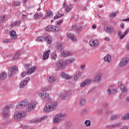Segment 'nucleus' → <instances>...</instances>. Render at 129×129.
<instances>
[{
	"label": "nucleus",
	"instance_id": "obj_1",
	"mask_svg": "<svg viewBox=\"0 0 129 129\" xmlns=\"http://www.w3.org/2000/svg\"><path fill=\"white\" fill-rule=\"evenodd\" d=\"M58 106V102H50L46 104L43 109L44 112H51L54 111Z\"/></svg>",
	"mask_w": 129,
	"mask_h": 129
},
{
	"label": "nucleus",
	"instance_id": "obj_2",
	"mask_svg": "<svg viewBox=\"0 0 129 129\" xmlns=\"http://www.w3.org/2000/svg\"><path fill=\"white\" fill-rule=\"evenodd\" d=\"M65 116H66V114L64 113H60L56 114L52 118V121L54 123H57V122H59V121H63Z\"/></svg>",
	"mask_w": 129,
	"mask_h": 129
},
{
	"label": "nucleus",
	"instance_id": "obj_3",
	"mask_svg": "<svg viewBox=\"0 0 129 129\" xmlns=\"http://www.w3.org/2000/svg\"><path fill=\"white\" fill-rule=\"evenodd\" d=\"M27 115V112L25 111H22L18 112L15 113L14 119L16 120L21 119V118H24Z\"/></svg>",
	"mask_w": 129,
	"mask_h": 129
},
{
	"label": "nucleus",
	"instance_id": "obj_4",
	"mask_svg": "<svg viewBox=\"0 0 129 129\" xmlns=\"http://www.w3.org/2000/svg\"><path fill=\"white\" fill-rule=\"evenodd\" d=\"M66 64H65V60L61 59L58 61L56 63V67L59 69H64L66 67Z\"/></svg>",
	"mask_w": 129,
	"mask_h": 129
},
{
	"label": "nucleus",
	"instance_id": "obj_5",
	"mask_svg": "<svg viewBox=\"0 0 129 129\" xmlns=\"http://www.w3.org/2000/svg\"><path fill=\"white\" fill-rule=\"evenodd\" d=\"M36 104L33 102L29 103L27 107L26 108V111H27V112H30V111H32L33 109H35V108H36Z\"/></svg>",
	"mask_w": 129,
	"mask_h": 129
},
{
	"label": "nucleus",
	"instance_id": "obj_6",
	"mask_svg": "<svg viewBox=\"0 0 129 129\" xmlns=\"http://www.w3.org/2000/svg\"><path fill=\"white\" fill-rule=\"evenodd\" d=\"M30 81V78L27 77L25 78L23 80L21 81L20 84V88H24L28 84V83Z\"/></svg>",
	"mask_w": 129,
	"mask_h": 129
},
{
	"label": "nucleus",
	"instance_id": "obj_7",
	"mask_svg": "<svg viewBox=\"0 0 129 129\" xmlns=\"http://www.w3.org/2000/svg\"><path fill=\"white\" fill-rule=\"evenodd\" d=\"M38 96L42 99H44V98H47V97L49 96V93L44 91H40L38 93Z\"/></svg>",
	"mask_w": 129,
	"mask_h": 129
},
{
	"label": "nucleus",
	"instance_id": "obj_8",
	"mask_svg": "<svg viewBox=\"0 0 129 129\" xmlns=\"http://www.w3.org/2000/svg\"><path fill=\"white\" fill-rule=\"evenodd\" d=\"M89 44L91 47H97L99 45V41L96 39H91Z\"/></svg>",
	"mask_w": 129,
	"mask_h": 129
},
{
	"label": "nucleus",
	"instance_id": "obj_9",
	"mask_svg": "<svg viewBox=\"0 0 129 129\" xmlns=\"http://www.w3.org/2000/svg\"><path fill=\"white\" fill-rule=\"evenodd\" d=\"M118 84L122 93H126L127 91V87H126V86L122 85V84H121V81H119Z\"/></svg>",
	"mask_w": 129,
	"mask_h": 129
},
{
	"label": "nucleus",
	"instance_id": "obj_10",
	"mask_svg": "<svg viewBox=\"0 0 129 129\" xmlns=\"http://www.w3.org/2000/svg\"><path fill=\"white\" fill-rule=\"evenodd\" d=\"M61 54L63 57H68L72 56V55H73V52L68 50H63L61 52Z\"/></svg>",
	"mask_w": 129,
	"mask_h": 129
},
{
	"label": "nucleus",
	"instance_id": "obj_11",
	"mask_svg": "<svg viewBox=\"0 0 129 129\" xmlns=\"http://www.w3.org/2000/svg\"><path fill=\"white\" fill-rule=\"evenodd\" d=\"M105 30L107 33H109L110 34H112L113 33L115 32V29H114V28H113L111 25L106 26Z\"/></svg>",
	"mask_w": 129,
	"mask_h": 129
},
{
	"label": "nucleus",
	"instance_id": "obj_12",
	"mask_svg": "<svg viewBox=\"0 0 129 129\" xmlns=\"http://www.w3.org/2000/svg\"><path fill=\"white\" fill-rule=\"evenodd\" d=\"M29 104V101L28 100H22L19 103V107L22 108V107H25L26 105Z\"/></svg>",
	"mask_w": 129,
	"mask_h": 129
},
{
	"label": "nucleus",
	"instance_id": "obj_13",
	"mask_svg": "<svg viewBox=\"0 0 129 129\" xmlns=\"http://www.w3.org/2000/svg\"><path fill=\"white\" fill-rule=\"evenodd\" d=\"M128 61H129V59L128 58H123L120 63H119V66L120 67H122V66H125L126 64H127V63H128Z\"/></svg>",
	"mask_w": 129,
	"mask_h": 129
},
{
	"label": "nucleus",
	"instance_id": "obj_14",
	"mask_svg": "<svg viewBox=\"0 0 129 129\" xmlns=\"http://www.w3.org/2000/svg\"><path fill=\"white\" fill-rule=\"evenodd\" d=\"M75 61V58L72 57L70 58L65 60V64L67 65H72L73 63Z\"/></svg>",
	"mask_w": 129,
	"mask_h": 129
},
{
	"label": "nucleus",
	"instance_id": "obj_15",
	"mask_svg": "<svg viewBox=\"0 0 129 129\" xmlns=\"http://www.w3.org/2000/svg\"><path fill=\"white\" fill-rule=\"evenodd\" d=\"M67 36L71 41H73V42H76L77 41V39H76V37L73 33H68Z\"/></svg>",
	"mask_w": 129,
	"mask_h": 129
},
{
	"label": "nucleus",
	"instance_id": "obj_16",
	"mask_svg": "<svg viewBox=\"0 0 129 129\" xmlns=\"http://www.w3.org/2000/svg\"><path fill=\"white\" fill-rule=\"evenodd\" d=\"M92 80L91 79H88L85 81L84 82L82 83L80 85L81 87H84V86H86V85H88V84H90L92 82Z\"/></svg>",
	"mask_w": 129,
	"mask_h": 129
},
{
	"label": "nucleus",
	"instance_id": "obj_17",
	"mask_svg": "<svg viewBox=\"0 0 129 129\" xmlns=\"http://www.w3.org/2000/svg\"><path fill=\"white\" fill-rule=\"evenodd\" d=\"M104 61L106 63H110L111 62V56L110 54H107L104 57Z\"/></svg>",
	"mask_w": 129,
	"mask_h": 129
},
{
	"label": "nucleus",
	"instance_id": "obj_18",
	"mask_svg": "<svg viewBox=\"0 0 129 129\" xmlns=\"http://www.w3.org/2000/svg\"><path fill=\"white\" fill-rule=\"evenodd\" d=\"M36 69H37V67L33 66L27 71V74L31 75L32 74V73H34V72L36 71Z\"/></svg>",
	"mask_w": 129,
	"mask_h": 129
},
{
	"label": "nucleus",
	"instance_id": "obj_19",
	"mask_svg": "<svg viewBox=\"0 0 129 129\" xmlns=\"http://www.w3.org/2000/svg\"><path fill=\"white\" fill-rule=\"evenodd\" d=\"M48 82L49 83H54V82H56V78L54 76H50L48 78Z\"/></svg>",
	"mask_w": 129,
	"mask_h": 129
},
{
	"label": "nucleus",
	"instance_id": "obj_20",
	"mask_svg": "<svg viewBox=\"0 0 129 129\" xmlns=\"http://www.w3.org/2000/svg\"><path fill=\"white\" fill-rule=\"evenodd\" d=\"M70 96V93L69 92H66L61 97L62 100H65L68 99Z\"/></svg>",
	"mask_w": 129,
	"mask_h": 129
},
{
	"label": "nucleus",
	"instance_id": "obj_21",
	"mask_svg": "<svg viewBox=\"0 0 129 129\" xmlns=\"http://www.w3.org/2000/svg\"><path fill=\"white\" fill-rule=\"evenodd\" d=\"M54 28L55 27L53 25H49L45 27V30L46 31V32H53Z\"/></svg>",
	"mask_w": 129,
	"mask_h": 129
},
{
	"label": "nucleus",
	"instance_id": "obj_22",
	"mask_svg": "<svg viewBox=\"0 0 129 129\" xmlns=\"http://www.w3.org/2000/svg\"><path fill=\"white\" fill-rule=\"evenodd\" d=\"M61 77H62V78H64V79H71V78H72V77L69 75L67 74H65V73L64 72H62L61 73Z\"/></svg>",
	"mask_w": 129,
	"mask_h": 129
},
{
	"label": "nucleus",
	"instance_id": "obj_23",
	"mask_svg": "<svg viewBox=\"0 0 129 129\" xmlns=\"http://www.w3.org/2000/svg\"><path fill=\"white\" fill-rule=\"evenodd\" d=\"M51 52L50 49H48L47 51L44 52L43 53V59L47 60L49 58V53Z\"/></svg>",
	"mask_w": 129,
	"mask_h": 129
},
{
	"label": "nucleus",
	"instance_id": "obj_24",
	"mask_svg": "<svg viewBox=\"0 0 129 129\" xmlns=\"http://www.w3.org/2000/svg\"><path fill=\"white\" fill-rule=\"evenodd\" d=\"M10 113V110L7 108L6 107H5L3 110V113L2 114L4 116H7L8 114Z\"/></svg>",
	"mask_w": 129,
	"mask_h": 129
},
{
	"label": "nucleus",
	"instance_id": "obj_25",
	"mask_svg": "<svg viewBox=\"0 0 129 129\" xmlns=\"http://www.w3.org/2000/svg\"><path fill=\"white\" fill-rule=\"evenodd\" d=\"M10 35L12 39H17V33H16V31L14 30L10 31Z\"/></svg>",
	"mask_w": 129,
	"mask_h": 129
},
{
	"label": "nucleus",
	"instance_id": "obj_26",
	"mask_svg": "<svg viewBox=\"0 0 129 129\" xmlns=\"http://www.w3.org/2000/svg\"><path fill=\"white\" fill-rule=\"evenodd\" d=\"M100 79H101V75L99 74L93 79V82H98Z\"/></svg>",
	"mask_w": 129,
	"mask_h": 129
},
{
	"label": "nucleus",
	"instance_id": "obj_27",
	"mask_svg": "<svg viewBox=\"0 0 129 129\" xmlns=\"http://www.w3.org/2000/svg\"><path fill=\"white\" fill-rule=\"evenodd\" d=\"M7 19V15L2 14L0 16V23H5V21Z\"/></svg>",
	"mask_w": 129,
	"mask_h": 129
},
{
	"label": "nucleus",
	"instance_id": "obj_28",
	"mask_svg": "<svg viewBox=\"0 0 129 129\" xmlns=\"http://www.w3.org/2000/svg\"><path fill=\"white\" fill-rule=\"evenodd\" d=\"M45 40L47 44H52V37L50 36L45 37Z\"/></svg>",
	"mask_w": 129,
	"mask_h": 129
},
{
	"label": "nucleus",
	"instance_id": "obj_29",
	"mask_svg": "<svg viewBox=\"0 0 129 129\" xmlns=\"http://www.w3.org/2000/svg\"><path fill=\"white\" fill-rule=\"evenodd\" d=\"M42 16H43L42 12H37L36 14L34 15V18L35 19H40Z\"/></svg>",
	"mask_w": 129,
	"mask_h": 129
},
{
	"label": "nucleus",
	"instance_id": "obj_30",
	"mask_svg": "<svg viewBox=\"0 0 129 129\" xmlns=\"http://www.w3.org/2000/svg\"><path fill=\"white\" fill-rule=\"evenodd\" d=\"M118 36L119 37L120 40L123 39V38H124V37L126 36V35L124 33H123V34H121V31H118Z\"/></svg>",
	"mask_w": 129,
	"mask_h": 129
},
{
	"label": "nucleus",
	"instance_id": "obj_31",
	"mask_svg": "<svg viewBox=\"0 0 129 129\" xmlns=\"http://www.w3.org/2000/svg\"><path fill=\"white\" fill-rule=\"evenodd\" d=\"M7 76H8V75H7V73H2L0 74V79L1 80H4L5 78H7Z\"/></svg>",
	"mask_w": 129,
	"mask_h": 129
},
{
	"label": "nucleus",
	"instance_id": "obj_32",
	"mask_svg": "<svg viewBox=\"0 0 129 129\" xmlns=\"http://www.w3.org/2000/svg\"><path fill=\"white\" fill-rule=\"evenodd\" d=\"M20 24H21V21H15V22L12 23L11 25H10V27H17V26H19Z\"/></svg>",
	"mask_w": 129,
	"mask_h": 129
},
{
	"label": "nucleus",
	"instance_id": "obj_33",
	"mask_svg": "<svg viewBox=\"0 0 129 129\" xmlns=\"http://www.w3.org/2000/svg\"><path fill=\"white\" fill-rule=\"evenodd\" d=\"M80 76H81V74H80V73H78L75 76H74V80H75V81H77V80H78V79H79V78L80 77Z\"/></svg>",
	"mask_w": 129,
	"mask_h": 129
},
{
	"label": "nucleus",
	"instance_id": "obj_34",
	"mask_svg": "<svg viewBox=\"0 0 129 129\" xmlns=\"http://www.w3.org/2000/svg\"><path fill=\"white\" fill-rule=\"evenodd\" d=\"M37 41H38L39 42H43V41H45V37L39 36L37 38Z\"/></svg>",
	"mask_w": 129,
	"mask_h": 129
},
{
	"label": "nucleus",
	"instance_id": "obj_35",
	"mask_svg": "<svg viewBox=\"0 0 129 129\" xmlns=\"http://www.w3.org/2000/svg\"><path fill=\"white\" fill-rule=\"evenodd\" d=\"M117 12H112V13L109 14V16L110 17V18H115V16H116V14H117Z\"/></svg>",
	"mask_w": 129,
	"mask_h": 129
},
{
	"label": "nucleus",
	"instance_id": "obj_36",
	"mask_svg": "<svg viewBox=\"0 0 129 129\" xmlns=\"http://www.w3.org/2000/svg\"><path fill=\"white\" fill-rule=\"evenodd\" d=\"M56 48L57 50H61L62 49V44L60 43H56Z\"/></svg>",
	"mask_w": 129,
	"mask_h": 129
},
{
	"label": "nucleus",
	"instance_id": "obj_37",
	"mask_svg": "<svg viewBox=\"0 0 129 129\" xmlns=\"http://www.w3.org/2000/svg\"><path fill=\"white\" fill-rule=\"evenodd\" d=\"M85 124L86 126H90V125H91V121L89 120H87L85 122Z\"/></svg>",
	"mask_w": 129,
	"mask_h": 129
},
{
	"label": "nucleus",
	"instance_id": "obj_38",
	"mask_svg": "<svg viewBox=\"0 0 129 129\" xmlns=\"http://www.w3.org/2000/svg\"><path fill=\"white\" fill-rule=\"evenodd\" d=\"M13 6H14V7H19L21 6V2H13Z\"/></svg>",
	"mask_w": 129,
	"mask_h": 129
},
{
	"label": "nucleus",
	"instance_id": "obj_39",
	"mask_svg": "<svg viewBox=\"0 0 129 129\" xmlns=\"http://www.w3.org/2000/svg\"><path fill=\"white\" fill-rule=\"evenodd\" d=\"M47 16L49 17V18H52V17H53V12H52L51 10L48 11L47 13Z\"/></svg>",
	"mask_w": 129,
	"mask_h": 129
},
{
	"label": "nucleus",
	"instance_id": "obj_40",
	"mask_svg": "<svg viewBox=\"0 0 129 129\" xmlns=\"http://www.w3.org/2000/svg\"><path fill=\"white\" fill-rule=\"evenodd\" d=\"M39 119H36V120H29V123H36L37 122H40Z\"/></svg>",
	"mask_w": 129,
	"mask_h": 129
},
{
	"label": "nucleus",
	"instance_id": "obj_41",
	"mask_svg": "<svg viewBox=\"0 0 129 129\" xmlns=\"http://www.w3.org/2000/svg\"><path fill=\"white\" fill-rule=\"evenodd\" d=\"M14 74V72L12 71V70H10L8 71V76L9 77H13V75Z\"/></svg>",
	"mask_w": 129,
	"mask_h": 129
},
{
	"label": "nucleus",
	"instance_id": "obj_42",
	"mask_svg": "<svg viewBox=\"0 0 129 129\" xmlns=\"http://www.w3.org/2000/svg\"><path fill=\"white\" fill-rule=\"evenodd\" d=\"M72 8H73V7H72V6L69 5L68 6H67V7L66 9V12H70V11H71V9H72Z\"/></svg>",
	"mask_w": 129,
	"mask_h": 129
},
{
	"label": "nucleus",
	"instance_id": "obj_43",
	"mask_svg": "<svg viewBox=\"0 0 129 129\" xmlns=\"http://www.w3.org/2000/svg\"><path fill=\"white\" fill-rule=\"evenodd\" d=\"M53 27H54V30H53V32H59V31H60V27H57L56 26H53Z\"/></svg>",
	"mask_w": 129,
	"mask_h": 129
},
{
	"label": "nucleus",
	"instance_id": "obj_44",
	"mask_svg": "<svg viewBox=\"0 0 129 129\" xmlns=\"http://www.w3.org/2000/svg\"><path fill=\"white\" fill-rule=\"evenodd\" d=\"M51 58L54 60H56V59L57 58V54L55 52H53L51 54Z\"/></svg>",
	"mask_w": 129,
	"mask_h": 129
},
{
	"label": "nucleus",
	"instance_id": "obj_45",
	"mask_svg": "<svg viewBox=\"0 0 129 129\" xmlns=\"http://www.w3.org/2000/svg\"><path fill=\"white\" fill-rule=\"evenodd\" d=\"M3 43H5L6 44L8 43H10V42H12V39H6L3 40Z\"/></svg>",
	"mask_w": 129,
	"mask_h": 129
},
{
	"label": "nucleus",
	"instance_id": "obj_46",
	"mask_svg": "<svg viewBox=\"0 0 129 129\" xmlns=\"http://www.w3.org/2000/svg\"><path fill=\"white\" fill-rule=\"evenodd\" d=\"M6 108L7 109H12V108H14V105L13 104H10L8 106H7L6 107Z\"/></svg>",
	"mask_w": 129,
	"mask_h": 129
},
{
	"label": "nucleus",
	"instance_id": "obj_47",
	"mask_svg": "<svg viewBox=\"0 0 129 129\" xmlns=\"http://www.w3.org/2000/svg\"><path fill=\"white\" fill-rule=\"evenodd\" d=\"M84 104H85V99H81L80 102V105H84Z\"/></svg>",
	"mask_w": 129,
	"mask_h": 129
},
{
	"label": "nucleus",
	"instance_id": "obj_48",
	"mask_svg": "<svg viewBox=\"0 0 129 129\" xmlns=\"http://www.w3.org/2000/svg\"><path fill=\"white\" fill-rule=\"evenodd\" d=\"M119 116L118 115H113L111 117V119H112V120H113L114 119H116V118H118Z\"/></svg>",
	"mask_w": 129,
	"mask_h": 129
},
{
	"label": "nucleus",
	"instance_id": "obj_49",
	"mask_svg": "<svg viewBox=\"0 0 129 129\" xmlns=\"http://www.w3.org/2000/svg\"><path fill=\"white\" fill-rule=\"evenodd\" d=\"M123 119H125L126 120L129 119V114H126V115H124L123 117Z\"/></svg>",
	"mask_w": 129,
	"mask_h": 129
},
{
	"label": "nucleus",
	"instance_id": "obj_50",
	"mask_svg": "<svg viewBox=\"0 0 129 129\" xmlns=\"http://www.w3.org/2000/svg\"><path fill=\"white\" fill-rule=\"evenodd\" d=\"M61 17H62V15H59L57 14L53 17V19L54 20H57V19H59V18H61Z\"/></svg>",
	"mask_w": 129,
	"mask_h": 129
},
{
	"label": "nucleus",
	"instance_id": "obj_51",
	"mask_svg": "<svg viewBox=\"0 0 129 129\" xmlns=\"http://www.w3.org/2000/svg\"><path fill=\"white\" fill-rule=\"evenodd\" d=\"M64 21V19H62L60 20L57 22V25H61Z\"/></svg>",
	"mask_w": 129,
	"mask_h": 129
},
{
	"label": "nucleus",
	"instance_id": "obj_52",
	"mask_svg": "<svg viewBox=\"0 0 129 129\" xmlns=\"http://www.w3.org/2000/svg\"><path fill=\"white\" fill-rule=\"evenodd\" d=\"M107 92L108 94H112V90L110 89H108Z\"/></svg>",
	"mask_w": 129,
	"mask_h": 129
},
{
	"label": "nucleus",
	"instance_id": "obj_53",
	"mask_svg": "<svg viewBox=\"0 0 129 129\" xmlns=\"http://www.w3.org/2000/svg\"><path fill=\"white\" fill-rule=\"evenodd\" d=\"M119 125H121V123L120 122V123H117L115 125H112V126L113 127H115L116 126H119Z\"/></svg>",
	"mask_w": 129,
	"mask_h": 129
},
{
	"label": "nucleus",
	"instance_id": "obj_54",
	"mask_svg": "<svg viewBox=\"0 0 129 129\" xmlns=\"http://www.w3.org/2000/svg\"><path fill=\"white\" fill-rule=\"evenodd\" d=\"M16 70H17V67L16 66L13 67L11 69V71H12L13 72H15V71H16Z\"/></svg>",
	"mask_w": 129,
	"mask_h": 129
},
{
	"label": "nucleus",
	"instance_id": "obj_55",
	"mask_svg": "<svg viewBox=\"0 0 129 129\" xmlns=\"http://www.w3.org/2000/svg\"><path fill=\"white\" fill-rule=\"evenodd\" d=\"M22 20H25V19H27L28 18V16L27 15H22Z\"/></svg>",
	"mask_w": 129,
	"mask_h": 129
},
{
	"label": "nucleus",
	"instance_id": "obj_56",
	"mask_svg": "<svg viewBox=\"0 0 129 129\" xmlns=\"http://www.w3.org/2000/svg\"><path fill=\"white\" fill-rule=\"evenodd\" d=\"M47 117V116H44L42 117H41L40 119H38L40 121H41V120H44V119H46V118Z\"/></svg>",
	"mask_w": 129,
	"mask_h": 129
},
{
	"label": "nucleus",
	"instance_id": "obj_57",
	"mask_svg": "<svg viewBox=\"0 0 129 129\" xmlns=\"http://www.w3.org/2000/svg\"><path fill=\"white\" fill-rule=\"evenodd\" d=\"M117 91L115 89H113L112 90V94H115Z\"/></svg>",
	"mask_w": 129,
	"mask_h": 129
},
{
	"label": "nucleus",
	"instance_id": "obj_58",
	"mask_svg": "<svg viewBox=\"0 0 129 129\" xmlns=\"http://www.w3.org/2000/svg\"><path fill=\"white\" fill-rule=\"evenodd\" d=\"M129 32V28H128L127 30H125V31L124 32L126 35H127Z\"/></svg>",
	"mask_w": 129,
	"mask_h": 129
},
{
	"label": "nucleus",
	"instance_id": "obj_59",
	"mask_svg": "<svg viewBox=\"0 0 129 129\" xmlns=\"http://www.w3.org/2000/svg\"><path fill=\"white\" fill-rule=\"evenodd\" d=\"M120 28L121 29H123L124 28V24L123 23L120 24Z\"/></svg>",
	"mask_w": 129,
	"mask_h": 129
},
{
	"label": "nucleus",
	"instance_id": "obj_60",
	"mask_svg": "<svg viewBox=\"0 0 129 129\" xmlns=\"http://www.w3.org/2000/svg\"><path fill=\"white\" fill-rule=\"evenodd\" d=\"M81 69L82 70H84V69H85V65H83L81 66Z\"/></svg>",
	"mask_w": 129,
	"mask_h": 129
},
{
	"label": "nucleus",
	"instance_id": "obj_61",
	"mask_svg": "<svg viewBox=\"0 0 129 129\" xmlns=\"http://www.w3.org/2000/svg\"><path fill=\"white\" fill-rule=\"evenodd\" d=\"M25 76H26V73L23 72V73L21 74V77H24Z\"/></svg>",
	"mask_w": 129,
	"mask_h": 129
},
{
	"label": "nucleus",
	"instance_id": "obj_62",
	"mask_svg": "<svg viewBox=\"0 0 129 129\" xmlns=\"http://www.w3.org/2000/svg\"><path fill=\"white\" fill-rule=\"evenodd\" d=\"M47 100H48V101H51V97H50L49 96H48L47 97Z\"/></svg>",
	"mask_w": 129,
	"mask_h": 129
},
{
	"label": "nucleus",
	"instance_id": "obj_63",
	"mask_svg": "<svg viewBox=\"0 0 129 129\" xmlns=\"http://www.w3.org/2000/svg\"><path fill=\"white\" fill-rule=\"evenodd\" d=\"M126 49L129 50V42L126 44Z\"/></svg>",
	"mask_w": 129,
	"mask_h": 129
},
{
	"label": "nucleus",
	"instance_id": "obj_64",
	"mask_svg": "<svg viewBox=\"0 0 129 129\" xmlns=\"http://www.w3.org/2000/svg\"><path fill=\"white\" fill-rule=\"evenodd\" d=\"M122 21H125V22H129V18L127 19H125L123 20Z\"/></svg>",
	"mask_w": 129,
	"mask_h": 129
}]
</instances>
